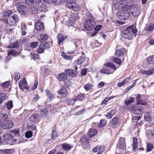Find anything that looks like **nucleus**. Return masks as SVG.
<instances>
[{
  "label": "nucleus",
  "mask_w": 154,
  "mask_h": 154,
  "mask_svg": "<svg viewBox=\"0 0 154 154\" xmlns=\"http://www.w3.org/2000/svg\"><path fill=\"white\" fill-rule=\"evenodd\" d=\"M119 46H117L116 47V51L115 54L117 57H119L124 55L126 52L125 49L123 48H121Z\"/></svg>",
  "instance_id": "nucleus-10"
},
{
  "label": "nucleus",
  "mask_w": 154,
  "mask_h": 154,
  "mask_svg": "<svg viewBox=\"0 0 154 154\" xmlns=\"http://www.w3.org/2000/svg\"><path fill=\"white\" fill-rule=\"evenodd\" d=\"M58 136V134L55 130H53L51 138L53 140H55Z\"/></svg>",
  "instance_id": "nucleus-49"
},
{
  "label": "nucleus",
  "mask_w": 154,
  "mask_h": 154,
  "mask_svg": "<svg viewBox=\"0 0 154 154\" xmlns=\"http://www.w3.org/2000/svg\"><path fill=\"white\" fill-rule=\"evenodd\" d=\"M12 132L14 134L15 136L17 137L20 135V132L17 130H15L12 131Z\"/></svg>",
  "instance_id": "nucleus-61"
},
{
  "label": "nucleus",
  "mask_w": 154,
  "mask_h": 154,
  "mask_svg": "<svg viewBox=\"0 0 154 154\" xmlns=\"http://www.w3.org/2000/svg\"><path fill=\"white\" fill-rule=\"evenodd\" d=\"M126 149V145L125 143V139L123 137H120L117 143L116 153L121 154Z\"/></svg>",
  "instance_id": "nucleus-3"
},
{
  "label": "nucleus",
  "mask_w": 154,
  "mask_h": 154,
  "mask_svg": "<svg viewBox=\"0 0 154 154\" xmlns=\"http://www.w3.org/2000/svg\"><path fill=\"white\" fill-rule=\"evenodd\" d=\"M6 98V94L2 93L0 94V104L2 103Z\"/></svg>",
  "instance_id": "nucleus-42"
},
{
  "label": "nucleus",
  "mask_w": 154,
  "mask_h": 154,
  "mask_svg": "<svg viewBox=\"0 0 154 154\" xmlns=\"http://www.w3.org/2000/svg\"><path fill=\"white\" fill-rule=\"evenodd\" d=\"M95 24V22L94 20V17H90L85 21L84 25V28L85 30H91L93 28Z\"/></svg>",
  "instance_id": "nucleus-4"
},
{
  "label": "nucleus",
  "mask_w": 154,
  "mask_h": 154,
  "mask_svg": "<svg viewBox=\"0 0 154 154\" xmlns=\"http://www.w3.org/2000/svg\"><path fill=\"white\" fill-rule=\"evenodd\" d=\"M102 27V25H97L94 28V30L98 32Z\"/></svg>",
  "instance_id": "nucleus-62"
},
{
  "label": "nucleus",
  "mask_w": 154,
  "mask_h": 154,
  "mask_svg": "<svg viewBox=\"0 0 154 154\" xmlns=\"http://www.w3.org/2000/svg\"><path fill=\"white\" fill-rule=\"evenodd\" d=\"M10 85L9 81H7L2 83L1 85L4 88H6L8 87Z\"/></svg>",
  "instance_id": "nucleus-55"
},
{
  "label": "nucleus",
  "mask_w": 154,
  "mask_h": 154,
  "mask_svg": "<svg viewBox=\"0 0 154 154\" xmlns=\"http://www.w3.org/2000/svg\"><path fill=\"white\" fill-rule=\"evenodd\" d=\"M38 43V42H32L30 44V46L31 48H35L37 46Z\"/></svg>",
  "instance_id": "nucleus-57"
},
{
  "label": "nucleus",
  "mask_w": 154,
  "mask_h": 154,
  "mask_svg": "<svg viewBox=\"0 0 154 154\" xmlns=\"http://www.w3.org/2000/svg\"><path fill=\"white\" fill-rule=\"evenodd\" d=\"M4 144L7 143H11L13 139V137L12 135L11 134L6 133L3 136Z\"/></svg>",
  "instance_id": "nucleus-9"
},
{
  "label": "nucleus",
  "mask_w": 154,
  "mask_h": 154,
  "mask_svg": "<svg viewBox=\"0 0 154 154\" xmlns=\"http://www.w3.org/2000/svg\"><path fill=\"white\" fill-rule=\"evenodd\" d=\"M141 74L147 75H150L154 73V69H151L149 70H142L141 71Z\"/></svg>",
  "instance_id": "nucleus-22"
},
{
  "label": "nucleus",
  "mask_w": 154,
  "mask_h": 154,
  "mask_svg": "<svg viewBox=\"0 0 154 154\" xmlns=\"http://www.w3.org/2000/svg\"><path fill=\"white\" fill-rule=\"evenodd\" d=\"M105 65L107 66L101 70L100 72L101 73L109 75L113 73L116 69L115 65L111 63L108 62Z\"/></svg>",
  "instance_id": "nucleus-2"
},
{
  "label": "nucleus",
  "mask_w": 154,
  "mask_h": 154,
  "mask_svg": "<svg viewBox=\"0 0 154 154\" xmlns=\"http://www.w3.org/2000/svg\"><path fill=\"white\" fill-rule=\"evenodd\" d=\"M68 17L70 21H72L78 19L79 18L78 14L76 13H71L68 15Z\"/></svg>",
  "instance_id": "nucleus-17"
},
{
  "label": "nucleus",
  "mask_w": 154,
  "mask_h": 154,
  "mask_svg": "<svg viewBox=\"0 0 154 154\" xmlns=\"http://www.w3.org/2000/svg\"><path fill=\"white\" fill-rule=\"evenodd\" d=\"M31 56L32 59H33L34 60H35L36 58H38V55L37 54L34 53H31Z\"/></svg>",
  "instance_id": "nucleus-63"
},
{
  "label": "nucleus",
  "mask_w": 154,
  "mask_h": 154,
  "mask_svg": "<svg viewBox=\"0 0 154 154\" xmlns=\"http://www.w3.org/2000/svg\"><path fill=\"white\" fill-rule=\"evenodd\" d=\"M153 148V146L152 143H147V146L146 149V152L151 151Z\"/></svg>",
  "instance_id": "nucleus-40"
},
{
  "label": "nucleus",
  "mask_w": 154,
  "mask_h": 154,
  "mask_svg": "<svg viewBox=\"0 0 154 154\" xmlns=\"http://www.w3.org/2000/svg\"><path fill=\"white\" fill-rule=\"evenodd\" d=\"M66 6L68 8L75 11H78L80 9V7L79 5L75 3L72 5H67Z\"/></svg>",
  "instance_id": "nucleus-15"
},
{
  "label": "nucleus",
  "mask_w": 154,
  "mask_h": 154,
  "mask_svg": "<svg viewBox=\"0 0 154 154\" xmlns=\"http://www.w3.org/2000/svg\"><path fill=\"white\" fill-rule=\"evenodd\" d=\"M20 77V74L19 73H16L15 74L14 80L16 81H18Z\"/></svg>",
  "instance_id": "nucleus-64"
},
{
  "label": "nucleus",
  "mask_w": 154,
  "mask_h": 154,
  "mask_svg": "<svg viewBox=\"0 0 154 154\" xmlns=\"http://www.w3.org/2000/svg\"><path fill=\"white\" fill-rule=\"evenodd\" d=\"M137 31L135 26L132 25L128 27L125 30L123 31L122 33V36L125 39L130 40L133 37L132 33L135 35L137 32Z\"/></svg>",
  "instance_id": "nucleus-1"
},
{
  "label": "nucleus",
  "mask_w": 154,
  "mask_h": 154,
  "mask_svg": "<svg viewBox=\"0 0 154 154\" xmlns=\"http://www.w3.org/2000/svg\"><path fill=\"white\" fill-rule=\"evenodd\" d=\"M58 94L59 95H64L65 96L66 95L67 93V91L66 88L63 87H62L61 88L60 90L58 91Z\"/></svg>",
  "instance_id": "nucleus-28"
},
{
  "label": "nucleus",
  "mask_w": 154,
  "mask_h": 154,
  "mask_svg": "<svg viewBox=\"0 0 154 154\" xmlns=\"http://www.w3.org/2000/svg\"><path fill=\"white\" fill-rule=\"evenodd\" d=\"M116 110L115 109H112L106 115V117L108 119H111L112 116L115 113Z\"/></svg>",
  "instance_id": "nucleus-41"
},
{
  "label": "nucleus",
  "mask_w": 154,
  "mask_h": 154,
  "mask_svg": "<svg viewBox=\"0 0 154 154\" xmlns=\"http://www.w3.org/2000/svg\"><path fill=\"white\" fill-rule=\"evenodd\" d=\"M12 13V11L10 10H8L4 11L3 12V15L5 16H8Z\"/></svg>",
  "instance_id": "nucleus-50"
},
{
  "label": "nucleus",
  "mask_w": 154,
  "mask_h": 154,
  "mask_svg": "<svg viewBox=\"0 0 154 154\" xmlns=\"http://www.w3.org/2000/svg\"><path fill=\"white\" fill-rule=\"evenodd\" d=\"M131 112L137 115H141L143 112V106L141 105H136L131 109Z\"/></svg>",
  "instance_id": "nucleus-8"
},
{
  "label": "nucleus",
  "mask_w": 154,
  "mask_h": 154,
  "mask_svg": "<svg viewBox=\"0 0 154 154\" xmlns=\"http://www.w3.org/2000/svg\"><path fill=\"white\" fill-rule=\"evenodd\" d=\"M104 148V146H101L100 147H99V146H97L93 149V151L94 152H96L97 150L100 151L101 150H103Z\"/></svg>",
  "instance_id": "nucleus-44"
},
{
  "label": "nucleus",
  "mask_w": 154,
  "mask_h": 154,
  "mask_svg": "<svg viewBox=\"0 0 154 154\" xmlns=\"http://www.w3.org/2000/svg\"><path fill=\"white\" fill-rule=\"evenodd\" d=\"M67 77V75L65 73L62 72L59 73L57 76L58 80L60 82H63L66 80Z\"/></svg>",
  "instance_id": "nucleus-14"
},
{
  "label": "nucleus",
  "mask_w": 154,
  "mask_h": 154,
  "mask_svg": "<svg viewBox=\"0 0 154 154\" xmlns=\"http://www.w3.org/2000/svg\"><path fill=\"white\" fill-rule=\"evenodd\" d=\"M6 106L8 110H9L11 109L13 107V104L12 101H11L8 102L6 104Z\"/></svg>",
  "instance_id": "nucleus-48"
},
{
  "label": "nucleus",
  "mask_w": 154,
  "mask_h": 154,
  "mask_svg": "<svg viewBox=\"0 0 154 154\" xmlns=\"http://www.w3.org/2000/svg\"><path fill=\"white\" fill-rule=\"evenodd\" d=\"M35 26L37 30H42L44 29L43 23L41 22H38L35 23Z\"/></svg>",
  "instance_id": "nucleus-18"
},
{
  "label": "nucleus",
  "mask_w": 154,
  "mask_h": 154,
  "mask_svg": "<svg viewBox=\"0 0 154 154\" xmlns=\"http://www.w3.org/2000/svg\"><path fill=\"white\" fill-rule=\"evenodd\" d=\"M83 94H80L79 95L76 96L75 97V99L74 101H76L77 100H83L84 97V95Z\"/></svg>",
  "instance_id": "nucleus-46"
},
{
  "label": "nucleus",
  "mask_w": 154,
  "mask_h": 154,
  "mask_svg": "<svg viewBox=\"0 0 154 154\" xmlns=\"http://www.w3.org/2000/svg\"><path fill=\"white\" fill-rule=\"evenodd\" d=\"M106 124V121L104 119H101L100 121V123L98 124V126L99 127H100L105 125Z\"/></svg>",
  "instance_id": "nucleus-51"
},
{
  "label": "nucleus",
  "mask_w": 154,
  "mask_h": 154,
  "mask_svg": "<svg viewBox=\"0 0 154 154\" xmlns=\"http://www.w3.org/2000/svg\"><path fill=\"white\" fill-rule=\"evenodd\" d=\"M40 116L38 114H34L29 117L30 121L32 123H35L38 122L40 120Z\"/></svg>",
  "instance_id": "nucleus-11"
},
{
  "label": "nucleus",
  "mask_w": 154,
  "mask_h": 154,
  "mask_svg": "<svg viewBox=\"0 0 154 154\" xmlns=\"http://www.w3.org/2000/svg\"><path fill=\"white\" fill-rule=\"evenodd\" d=\"M65 2L68 5H72L76 1V0H64Z\"/></svg>",
  "instance_id": "nucleus-58"
},
{
  "label": "nucleus",
  "mask_w": 154,
  "mask_h": 154,
  "mask_svg": "<svg viewBox=\"0 0 154 154\" xmlns=\"http://www.w3.org/2000/svg\"><path fill=\"white\" fill-rule=\"evenodd\" d=\"M13 152L14 150L13 149H0V153L2 154H8L9 153H12Z\"/></svg>",
  "instance_id": "nucleus-26"
},
{
  "label": "nucleus",
  "mask_w": 154,
  "mask_h": 154,
  "mask_svg": "<svg viewBox=\"0 0 154 154\" xmlns=\"http://www.w3.org/2000/svg\"><path fill=\"white\" fill-rule=\"evenodd\" d=\"M97 133V130L94 128H91L89 131V136L91 137L94 136Z\"/></svg>",
  "instance_id": "nucleus-31"
},
{
  "label": "nucleus",
  "mask_w": 154,
  "mask_h": 154,
  "mask_svg": "<svg viewBox=\"0 0 154 154\" xmlns=\"http://www.w3.org/2000/svg\"><path fill=\"white\" fill-rule=\"evenodd\" d=\"M32 132L31 131H29L25 133V136L26 138H29L32 136Z\"/></svg>",
  "instance_id": "nucleus-59"
},
{
  "label": "nucleus",
  "mask_w": 154,
  "mask_h": 154,
  "mask_svg": "<svg viewBox=\"0 0 154 154\" xmlns=\"http://www.w3.org/2000/svg\"><path fill=\"white\" fill-rule=\"evenodd\" d=\"M21 34L23 35H26L25 31L26 30V26L24 23H22L21 24Z\"/></svg>",
  "instance_id": "nucleus-29"
},
{
  "label": "nucleus",
  "mask_w": 154,
  "mask_h": 154,
  "mask_svg": "<svg viewBox=\"0 0 154 154\" xmlns=\"http://www.w3.org/2000/svg\"><path fill=\"white\" fill-rule=\"evenodd\" d=\"M126 0H119V4L120 6L118 8H116V10H118L119 9L122 8V7L124 8V7L126 3Z\"/></svg>",
  "instance_id": "nucleus-36"
},
{
  "label": "nucleus",
  "mask_w": 154,
  "mask_h": 154,
  "mask_svg": "<svg viewBox=\"0 0 154 154\" xmlns=\"http://www.w3.org/2000/svg\"><path fill=\"white\" fill-rule=\"evenodd\" d=\"M1 128L3 129H9L13 127L14 123L11 120H7L4 121H1Z\"/></svg>",
  "instance_id": "nucleus-6"
},
{
  "label": "nucleus",
  "mask_w": 154,
  "mask_h": 154,
  "mask_svg": "<svg viewBox=\"0 0 154 154\" xmlns=\"http://www.w3.org/2000/svg\"><path fill=\"white\" fill-rule=\"evenodd\" d=\"M58 104L59 103L56 104L54 106H51L50 107L51 113H54L55 112L59 111V109L60 108L59 106H57Z\"/></svg>",
  "instance_id": "nucleus-23"
},
{
  "label": "nucleus",
  "mask_w": 154,
  "mask_h": 154,
  "mask_svg": "<svg viewBox=\"0 0 154 154\" xmlns=\"http://www.w3.org/2000/svg\"><path fill=\"white\" fill-rule=\"evenodd\" d=\"M65 72L69 76L72 77L76 76L77 75V72L74 70L72 69H66Z\"/></svg>",
  "instance_id": "nucleus-13"
},
{
  "label": "nucleus",
  "mask_w": 154,
  "mask_h": 154,
  "mask_svg": "<svg viewBox=\"0 0 154 154\" xmlns=\"http://www.w3.org/2000/svg\"><path fill=\"white\" fill-rule=\"evenodd\" d=\"M147 60L148 63H154V55L148 57L147 58Z\"/></svg>",
  "instance_id": "nucleus-43"
},
{
  "label": "nucleus",
  "mask_w": 154,
  "mask_h": 154,
  "mask_svg": "<svg viewBox=\"0 0 154 154\" xmlns=\"http://www.w3.org/2000/svg\"><path fill=\"white\" fill-rule=\"evenodd\" d=\"M114 62L118 64H120L122 63L121 60L119 58L115 57L113 59Z\"/></svg>",
  "instance_id": "nucleus-53"
},
{
  "label": "nucleus",
  "mask_w": 154,
  "mask_h": 154,
  "mask_svg": "<svg viewBox=\"0 0 154 154\" xmlns=\"http://www.w3.org/2000/svg\"><path fill=\"white\" fill-rule=\"evenodd\" d=\"M18 11L22 15H24L26 14L27 8L26 6L24 5L18 6L17 8Z\"/></svg>",
  "instance_id": "nucleus-12"
},
{
  "label": "nucleus",
  "mask_w": 154,
  "mask_h": 154,
  "mask_svg": "<svg viewBox=\"0 0 154 154\" xmlns=\"http://www.w3.org/2000/svg\"><path fill=\"white\" fill-rule=\"evenodd\" d=\"M62 55L63 57L66 60H71L73 58V57L71 56L66 55L63 52Z\"/></svg>",
  "instance_id": "nucleus-47"
},
{
  "label": "nucleus",
  "mask_w": 154,
  "mask_h": 154,
  "mask_svg": "<svg viewBox=\"0 0 154 154\" xmlns=\"http://www.w3.org/2000/svg\"><path fill=\"white\" fill-rule=\"evenodd\" d=\"M118 17L122 20L127 19L130 16L129 13L125 8H123L122 10L119 11L117 13Z\"/></svg>",
  "instance_id": "nucleus-5"
},
{
  "label": "nucleus",
  "mask_w": 154,
  "mask_h": 154,
  "mask_svg": "<svg viewBox=\"0 0 154 154\" xmlns=\"http://www.w3.org/2000/svg\"><path fill=\"white\" fill-rule=\"evenodd\" d=\"M62 147L65 150L68 151L73 147V146L66 143H64L62 144Z\"/></svg>",
  "instance_id": "nucleus-24"
},
{
  "label": "nucleus",
  "mask_w": 154,
  "mask_h": 154,
  "mask_svg": "<svg viewBox=\"0 0 154 154\" xmlns=\"http://www.w3.org/2000/svg\"><path fill=\"white\" fill-rule=\"evenodd\" d=\"M154 29V25L152 23H148L146 24L145 28L146 30L148 31H151Z\"/></svg>",
  "instance_id": "nucleus-21"
},
{
  "label": "nucleus",
  "mask_w": 154,
  "mask_h": 154,
  "mask_svg": "<svg viewBox=\"0 0 154 154\" xmlns=\"http://www.w3.org/2000/svg\"><path fill=\"white\" fill-rule=\"evenodd\" d=\"M88 138L87 136L84 135L83 137L81 138L80 141L83 145L85 143H88Z\"/></svg>",
  "instance_id": "nucleus-37"
},
{
  "label": "nucleus",
  "mask_w": 154,
  "mask_h": 154,
  "mask_svg": "<svg viewBox=\"0 0 154 154\" xmlns=\"http://www.w3.org/2000/svg\"><path fill=\"white\" fill-rule=\"evenodd\" d=\"M10 118L9 115L6 113H2L0 114V120L1 121L9 120Z\"/></svg>",
  "instance_id": "nucleus-16"
},
{
  "label": "nucleus",
  "mask_w": 154,
  "mask_h": 154,
  "mask_svg": "<svg viewBox=\"0 0 154 154\" xmlns=\"http://www.w3.org/2000/svg\"><path fill=\"white\" fill-rule=\"evenodd\" d=\"M7 23H8L10 26H13L15 25V24H14L13 25V22H14V20H12V19L11 18L10 20L7 19Z\"/></svg>",
  "instance_id": "nucleus-60"
},
{
  "label": "nucleus",
  "mask_w": 154,
  "mask_h": 154,
  "mask_svg": "<svg viewBox=\"0 0 154 154\" xmlns=\"http://www.w3.org/2000/svg\"><path fill=\"white\" fill-rule=\"evenodd\" d=\"M19 47V43L18 42H15L11 43L8 47V48L12 49L14 48H17Z\"/></svg>",
  "instance_id": "nucleus-30"
},
{
  "label": "nucleus",
  "mask_w": 154,
  "mask_h": 154,
  "mask_svg": "<svg viewBox=\"0 0 154 154\" xmlns=\"http://www.w3.org/2000/svg\"><path fill=\"white\" fill-rule=\"evenodd\" d=\"M133 143L132 146L133 148V151H135L138 146L137 141V138L135 137H133Z\"/></svg>",
  "instance_id": "nucleus-33"
},
{
  "label": "nucleus",
  "mask_w": 154,
  "mask_h": 154,
  "mask_svg": "<svg viewBox=\"0 0 154 154\" xmlns=\"http://www.w3.org/2000/svg\"><path fill=\"white\" fill-rule=\"evenodd\" d=\"M48 36L46 34H42L40 35V38L41 40H46L47 39Z\"/></svg>",
  "instance_id": "nucleus-54"
},
{
  "label": "nucleus",
  "mask_w": 154,
  "mask_h": 154,
  "mask_svg": "<svg viewBox=\"0 0 154 154\" xmlns=\"http://www.w3.org/2000/svg\"><path fill=\"white\" fill-rule=\"evenodd\" d=\"M129 10L131 14L134 17H137L140 13V8L135 5H131L129 7Z\"/></svg>",
  "instance_id": "nucleus-7"
},
{
  "label": "nucleus",
  "mask_w": 154,
  "mask_h": 154,
  "mask_svg": "<svg viewBox=\"0 0 154 154\" xmlns=\"http://www.w3.org/2000/svg\"><path fill=\"white\" fill-rule=\"evenodd\" d=\"M146 135L149 138H152V137H153L154 134L153 132L149 130L147 132Z\"/></svg>",
  "instance_id": "nucleus-52"
},
{
  "label": "nucleus",
  "mask_w": 154,
  "mask_h": 154,
  "mask_svg": "<svg viewBox=\"0 0 154 154\" xmlns=\"http://www.w3.org/2000/svg\"><path fill=\"white\" fill-rule=\"evenodd\" d=\"M46 93L47 96L50 100H51L54 98V94L51 93L48 90H46Z\"/></svg>",
  "instance_id": "nucleus-34"
},
{
  "label": "nucleus",
  "mask_w": 154,
  "mask_h": 154,
  "mask_svg": "<svg viewBox=\"0 0 154 154\" xmlns=\"http://www.w3.org/2000/svg\"><path fill=\"white\" fill-rule=\"evenodd\" d=\"M27 82L26 80L24 79L20 82L19 84V87L21 89L23 90L25 89V86Z\"/></svg>",
  "instance_id": "nucleus-25"
},
{
  "label": "nucleus",
  "mask_w": 154,
  "mask_h": 154,
  "mask_svg": "<svg viewBox=\"0 0 154 154\" xmlns=\"http://www.w3.org/2000/svg\"><path fill=\"white\" fill-rule=\"evenodd\" d=\"M134 97L131 96L127 98L125 100L124 103L127 106L130 105L131 103L134 102Z\"/></svg>",
  "instance_id": "nucleus-20"
},
{
  "label": "nucleus",
  "mask_w": 154,
  "mask_h": 154,
  "mask_svg": "<svg viewBox=\"0 0 154 154\" xmlns=\"http://www.w3.org/2000/svg\"><path fill=\"white\" fill-rule=\"evenodd\" d=\"M12 20H14V22H13V25L14 24H16V23L18 21L19 17L17 15L14 14L11 18Z\"/></svg>",
  "instance_id": "nucleus-45"
},
{
  "label": "nucleus",
  "mask_w": 154,
  "mask_h": 154,
  "mask_svg": "<svg viewBox=\"0 0 154 154\" xmlns=\"http://www.w3.org/2000/svg\"><path fill=\"white\" fill-rule=\"evenodd\" d=\"M57 39L58 44L60 45L62 42H63L65 39V38L62 33H60L58 34L57 36Z\"/></svg>",
  "instance_id": "nucleus-27"
},
{
  "label": "nucleus",
  "mask_w": 154,
  "mask_h": 154,
  "mask_svg": "<svg viewBox=\"0 0 154 154\" xmlns=\"http://www.w3.org/2000/svg\"><path fill=\"white\" fill-rule=\"evenodd\" d=\"M17 54V53L15 50H11L8 52V56L5 59L6 61L8 62L11 59L10 55H12L13 56H14L16 55Z\"/></svg>",
  "instance_id": "nucleus-19"
},
{
  "label": "nucleus",
  "mask_w": 154,
  "mask_h": 154,
  "mask_svg": "<svg viewBox=\"0 0 154 154\" xmlns=\"http://www.w3.org/2000/svg\"><path fill=\"white\" fill-rule=\"evenodd\" d=\"M85 60V59L84 57L83 56H81L77 60L75 61L74 63L75 64L79 65L80 64L83 63Z\"/></svg>",
  "instance_id": "nucleus-32"
},
{
  "label": "nucleus",
  "mask_w": 154,
  "mask_h": 154,
  "mask_svg": "<svg viewBox=\"0 0 154 154\" xmlns=\"http://www.w3.org/2000/svg\"><path fill=\"white\" fill-rule=\"evenodd\" d=\"M92 85L90 84H87L85 85L84 88L87 91L90 90L92 88Z\"/></svg>",
  "instance_id": "nucleus-56"
},
{
  "label": "nucleus",
  "mask_w": 154,
  "mask_h": 154,
  "mask_svg": "<svg viewBox=\"0 0 154 154\" xmlns=\"http://www.w3.org/2000/svg\"><path fill=\"white\" fill-rule=\"evenodd\" d=\"M144 119L146 121L150 122L151 120V116L149 112H146L144 116Z\"/></svg>",
  "instance_id": "nucleus-38"
},
{
  "label": "nucleus",
  "mask_w": 154,
  "mask_h": 154,
  "mask_svg": "<svg viewBox=\"0 0 154 154\" xmlns=\"http://www.w3.org/2000/svg\"><path fill=\"white\" fill-rule=\"evenodd\" d=\"M45 44L40 45L37 49V52L39 54L43 53L44 51V49L45 47Z\"/></svg>",
  "instance_id": "nucleus-35"
},
{
  "label": "nucleus",
  "mask_w": 154,
  "mask_h": 154,
  "mask_svg": "<svg viewBox=\"0 0 154 154\" xmlns=\"http://www.w3.org/2000/svg\"><path fill=\"white\" fill-rule=\"evenodd\" d=\"M48 111L46 109H42L41 111V114L42 117L45 118L47 116Z\"/></svg>",
  "instance_id": "nucleus-39"
}]
</instances>
